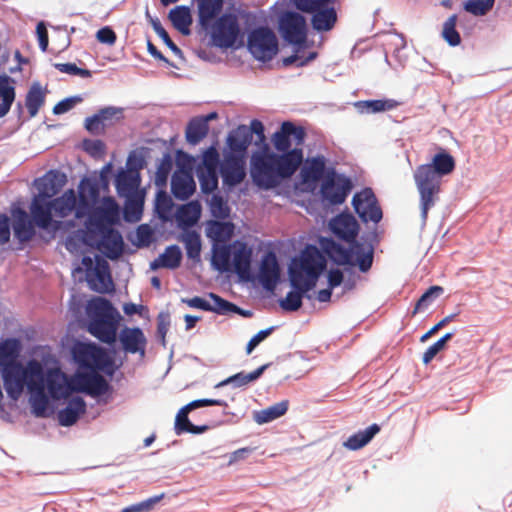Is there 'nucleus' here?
<instances>
[{
	"label": "nucleus",
	"mask_w": 512,
	"mask_h": 512,
	"mask_svg": "<svg viewBox=\"0 0 512 512\" xmlns=\"http://www.w3.org/2000/svg\"><path fill=\"white\" fill-rule=\"evenodd\" d=\"M234 224L231 222H212L207 231V235L217 244H225L234 234Z\"/></svg>",
	"instance_id": "nucleus-43"
},
{
	"label": "nucleus",
	"mask_w": 512,
	"mask_h": 512,
	"mask_svg": "<svg viewBox=\"0 0 512 512\" xmlns=\"http://www.w3.org/2000/svg\"><path fill=\"white\" fill-rule=\"evenodd\" d=\"M251 144L250 130L246 125H240L232 130L227 137L228 150L225 153L247 157V150Z\"/></svg>",
	"instance_id": "nucleus-28"
},
{
	"label": "nucleus",
	"mask_w": 512,
	"mask_h": 512,
	"mask_svg": "<svg viewBox=\"0 0 512 512\" xmlns=\"http://www.w3.org/2000/svg\"><path fill=\"white\" fill-rule=\"evenodd\" d=\"M72 353L75 362L82 368L103 370L109 363L105 351L92 343H78Z\"/></svg>",
	"instance_id": "nucleus-14"
},
{
	"label": "nucleus",
	"mask_w": 512,
	"mask_h": 512,
	"mask_svg": "<svg viewBox=\"0 0 512 512\" xmlns=\"http://www.w3.org/2000/svg\"><path fill=\"white\" fill-rule=\"evenodd\" d=\"M193 410L188 404L182 407L175 419V433L177 435H181L185 433V430H189V427L192 426V423L190 422L188 418V413Z\"/></svg>",
	"instance_id": "nucleus-58"
},
{
	"label": "nucleus",
	"mask_w": 512,
	"mask_h": 512,
	"mask_svg": "<svg viewBox=\"0 0 512 512\" xmlns=\"http://www.w3.org/2000/svg\"><path fill=\"white\" fill-rule=\"evenodd\" d=\"M455 167L453 157L445 151L437 153L432 161L419 165L413 174L419 193V208L422 225L427 221L429 210L439 199L442 178L450 174Z\"/></svg>",
	"instance_id": "nucleus-3"
},
{
	"label": "nucleus",
	"mask_w": 512,
	"mask_h": 512,
	"mask_svg": "<svg viewBox=\"0 0 512 512\" xmlns=\"http://www.w3.org/2000/svg\"><path fill=\"white\" fill-rule=\"evenodd\" d=\"M182 260V252L177 245L168 246L158 258L150 263L152 270L159 268L176 269L180 266Z\"/></svg>",
	"instance_id": "nucleus-35"
},
{
	"label": "nucleus",
	"mask_w": 512,
	"mask_h": 512,
	"mask_svg": "<svg viewBox=\"0 0 512 512\" xmlns=\"http://www.w3.org/2000/svg\"><path fill=\"white\" fill-rule=\"evenodd\" d=\"M213 44L219 48L233 47L241 35L239 20L234 13H224L207 30Z\"/></svg>",
	"instance_id": "nucleus-9"
},
{
	"label": "nucleus",
	"mask_w": 512,
	"mask_h": 512,
	"mask_svg": "<svg viewBox=\"0 0 512 512\" xmlns=\"http://www.w3.org/2000/svg\"><path fill=\"white\" fill-rule=\"evenodd\" d=\"M336 171L334 165L322 154L307 157L300 171L304 184H315L320 180L328 179Z\"/></svg>",
	"instance_id": "nucleus-12"
},
{
	"label": "nucleus",
	"mask_w": 512,
	"mask_h": 512,
	"mask_svg": "<svg viewBox=\"0 0 512 512\" xmlns=\"http://www.w3.org/2000/svg\"><path fill=\"white\" fill-rule=\"evenodd\" d=\"M54 67L62 73L77 75L82 78H88L91 76V71L87 69L79 68L74 63H56Z\"/></svg>",
	"instance_id": "nucleus-63"
},
{
	"label": "nucleus",
	"mask_w": 512,
	"mask_h": 512,
	"mask_svg": "<svg viewBox=\"0 0 512 512\" xmlns=\"http://www.w3.org/2000/svg\"><path fill=\"white\" fill-rule=\"evenodd\" d=\"M232 259L234 271L242 279H249L252 261V249L241 241L232 243Z\"/></svg>",
	"instance_id": "nucleus-25"
},
{
	"label": "nucleus",
	"mask_w": 512,
	"mask_h": 512,
	"mask_svg": "<svg viewBox=\"0 0 512 512\" xmlns=\"http://www.w3.org/2000/svg\"><path fill=\"white\" fill-rule=\"evenodd\" d=\"M250 172L253 182L265 190L273 189L281 182L274 153L253 155Z\"/></svg>",
	"instance_id": "nucleus-10"
},
{
	"label": "nucleus",
	"mask_w": 512,
	"mask_h": 512,
	"mask_svg": "<svg viewBox=\"0 0 512 512\" xmlns=\"http://www.w3.org/2000/svg\"><path fill=\"white\" fill-rule=\"evenodd\" d=\"M280 279V266L275 253L263 255L258 273V280L267 291H273Z\"/></svg>",
	"instance_id": "nucleus-21"
},
{
	"label": "nucleus",
	"mask_w": 512,
	"mask_h": 512,
	"mask_svg": "<svg viewBox=\"0 0 512 512\" xmlns=\"http://www.w3.org/2000/svg\"><path fill=\"white\" fill-rule=\"evenodd\" d=\"M201 206L197 201H190L182 205L177 212V220L180 224L193 226L199 220Z\"/></svg>",
	"instance_id": "nucleus-45"
},
{
	"label": "nucleus",
	"mask_w": 512,
	"mask_h": 512,
	"mask_svg": "<svg viewBox=\"0 0 512 512\" xmlns=\"http://www.w3.org/2000/svg\"><path fill=\"white\" fill-rule=\"evenodd\" d=\"M65 183V175L57 171H49L43 177L35 180L38 194L32 200L45 202L56 195Z\"/></svg>",
	"instance_id": "nucleus-22"
},
{
	"label": "nucleus",
	"mask_w": 512,
	"mask_h": 512,
	"mask_svg": "<svg viewBox=\"0 0 512 512\" xmlns=\"http://www.w3.org/2000/svg\"><path fill=\"white\" fill-rule=\"evenodd\" d=\"M268 364H264L261 367L257 368L255 371L250 373L240 372L233 376L228 377L227 379L219 382L215 387L220 388L226 385H232L235 388H240L248 385L251 382L256 381L267 369Z\"/></svg>",
	"instance_id": "nucleus-39"
},
{
	"label": "nucleus",
	"mask_w": 512,
	"mask_h": 512,
	"mask_svg": "<svg viewBox=\"0 0 512 512\" xmlns=\"http://www.w3.org/2000/svg\"><path fill=\"white\" fill-rule=\"evenodd\" d=\"M334 2L335 0H293L298 10L312 15V27L318 32L330 31L334 27L337 21Z\"/></svg>",
	"instance_id": "nucleus-8"
},
{
	"label": "nucleus",
	"mask_w": 512,
	"mask_h": 512,
	"mask_svg": "<svg viewBox=\"0 0 512 512\" xmlns=\"http://www.w3.org/2000/svg\"><path fill=\"white\" fill-rule=\"evenodd\" d=\"M398 103L393 99L357 101L354 106L358 112L364 114L379 113L394 109Z\"/></svg>",
	"instance_id": "nucleus-44"
},
{
	"label": "nucleus",
	"mask_w": 512,
	"mask_h": 512,
	"mask_svg": "<svg viewBox=\"0 0 512 512\" xmlns=\"http://www.w3.org/2000/svg\"><path fill=\"white\" fill-rule=\"evenodd\" d=\"M182 242L186 249L187 257L193 260L200 258L201 239L197 232L188 231L183 234Z\"/></svg>",
	"instance_id": "nucleus-50"
},
{
	"label": "nucleus",
	"mask_w": 512,
	"mask_h": 512,
	"mask_svg": "<svg viewBox=\"0 0 512 512\" xmlns=\"http://www.w3.org/2000/svg\"><path fill=\"white\" fill-rule=\"evenodd\" d=\"M45 388L53 400L67 399L72 394L71 377L57 368L49 369L44 373Z\"/></svg>",
	"instance_id": "nucleus-18"
},
{
	"label": "nucleus",
	"mask_w": 512,
	"mask_h": 512,
	"mask_svg": "<svg viewBox=\"0 0 512 512\" xmlns=\"http://www.w3.org/2000/svg\"><path fill=\"white\" fill-rule=\"evenodd\" d=\"M331 231L340 239L347 242L355 241L358 234V223L355 218L348 214H340L329 223Z\"/></svg>",
	"instance_id": "nucleus-27"
},
{
	"label": "nucleus",
	"mask_w": 512,
	"mask_h": 512,
	"mask_svg": "<svg viewBox=\"0 0 512 512\" xmlns=\"http://www.w3.org/2000/svg\"><path fill=\"white\" fill-rule=\"evenodd\" d=\"M163 497L164 494L150 497L140 503L132 504L130 506L123 508L121 512H149L152 510L153 506L156 503H158Z\"/></svg>",
	"instance_id": "nucleus-60"
},
{
	"label": "nucleus",
	"mask_w": 512,
	"mask_h": 512,
	"mask_svg": "<svg viewBox=\"0 0 512 512\" xmlns=\"http://www.w3.org/2000/svg\"><path fill=\"white\" fill-rule=\"evenodd\" d=\"M494 3L495 0H468L464 3V9L474 16H484L493 8Z\"/></svg>",
	"instance_id": "nucleus-52"
},
{
	"label": "nucleus",
	"mask_w": 512,
	"mask_h": 512,
	"mask_svg": "<svg viewBox=\"0 0 512 512\" xmlns=\"http://www.w3.org/2000/svg\"><path fill=\"white\" fill-rule=\"evenodd\" d=\"M79 206L88 210L99 199V182L95 178H84L78 186Z\"/></svg>",
	"instance_id": "nucleus-31"
},
{
	"label": "nucleus",
	"mask_w": 512,
	"mask_h": 512,
	"mask_svg": "<svg viewBox=\"0 0 512 512\" xmlns=\"http://www.w3.org/2000/svg\"><path fill=\"white\" fill-rule=\"evenodd\" d=\"M81 101L82 98L80 96L65 98L54 106L53 113L56 115L64 114L71 110L77 103H80Z\"/></svg>",
	"instance_id": "nucleus-64"
},
{
	"label": "nucleus",
	"mask_w": 512,
	"mask_h": 512,
	"mask_svg": "<svg viewBox=\"0 0 512 512\" xmlns=\"http://www.w3.org/2000/svg\"><path fill=\"white\" fill-rule=\"evenodd\" d=\"M213 255L211 264L215 270L224 273L231 270L230 259L232 257V244H217L213 245Z\"/></svg>",
	"instance_id": "nucleus-37"
},
{
	"label": "nucleus",
	"mask_w": 512,
	"mask_h": 512,
	"mask_svg": "<svg viewBox=\"0 0 512 512\" xmlns=\"http://www.w3.org/2000/svg\"><path fill=\"white\" fill-rule=\"evenodd\" d=\"M0 373L8 397L17 401L27 388L32 413L36 417H46L49 397L44 393V370L37 360H30L24 366L18 361L2 365Z\"/></svg>",
	"instance_id": "nucleus-1"
},
{
	"label": "nucleus",
	"mask_w": 512,
	"mask_h": 512,
	"mask_svg": "<svg viewBox=\"0 0 512 512\" xmlns=\"http://www.w3.org/2000/svg\"><path fill=\"white\" fill-rule=\"evenodd\" d=\"M379 431L380 426L372 424L366 429L349 436L343 445L349 450H358L367 445Z\"/></svg>",
	"instance_id": "nucleus-38"
},
{
	"label": "nucleus",
	"mask_w": 512,
	"mask_h": 512,
	"mask_svg": "<svg viewBox=\"0 0 512 512\" xmlns=\"http://www.w3.org/2000/svg\"><path fill=\"white\" fill-rule=\"evenodd\" d=\"M208 297L212 302H210L209 300L204 299L202 297H198V296H195L190 299H182V302L186 303L191 308L201 309L203 311L215 312L220 315H221V312H223L224 307L227 308V307L231 306L228 304L227 300L221 298L217 294L209 293Z\"/></svg>",
	"instance_id": "nucleus-33"
},
{
	"label": "nucleus",
	"mask_w": 512,
	"mask_h": 512,
	"mask_svg": "<svg viewBox=\"0 0 512 512\" xmlns=\"http://www.w3.org/2000/svg\"><path fill=\"white\" fill-rule=\"evenodd\" d=\"M196 173L203 193H212L218 187V170L197 168Z\"/></svg>",
	"instance_id": "nucleus-49"
},
{
	"label": "nucleus",
	"mask_w": 512,
	"mask_h": 512,
	"mask_svg": "<svg viewBox=\"0 0 512 512\" xmlns=\"http://www.w3.org/2000/svg\"><path fill=\"white\" fill-rule=\"evenodd\" d=\"M246 158L244 156L223 153L220 174L223 184L230 188L240 184L246 177Z\"/></svg>",
	"instance_id": "nucleus-16"
},
{
	"label": "nucleus",
	"mask_w": 512,
	"mask_h": 512,
	"mask_svg": "<svg viewBox=\"0 0 512 512\" xmlns=\"http://www.w3.org/2000/svg\"><path fill=\"white\" fill-rule=\"evenodd\" d=\"M457 16L451 15L443 24L442 36L450 46H457L461 37L456 30Z\"/></svg>",
	"instance_id": "nucleus-51"
},
{
	"label": "nucleus",
	"mask_w": 512,
	"mask_h": 512,
	"mask_svg": "<svg viewBox=\"0 0 512 512\" xmlns=\"http://www.w3.org/2000/svg\"><path fill=\"white\" fill-rule=\"evenodd\" d=\"M209 126L205 124L204 120L195 117L190 120L186 128V140L192 145L198 144L202 139L207 136Z\"/></svg>",
	"instance_id": "nucleus-48"
},
{
	"label": "nucleus",
	"mask_w": 512,
	"mask_h": 512,
	"mask_svg": "<svg viewBox=\"0 0 512 512\" xmlns=\"http://www.w3.org/2000/svg\"><path fill=\"white\" fill-rule=\"evenodd\" d=\"M327 261L321 251L314 245H307L298 257L292 259L288 267L291 287L279 304L285 311H297L302 306V299L315 288L319 277L326 269Z\"/></svg>",
	"instance_id": "nucleus-2"
},
{
	"label": "nucleus",
	"mask_w": 512,
	"mask_h": 512,
	"mask_svg": "<svg viewBox=\"0 0 512 512\" xmlns=\"http://www.w3.org/2000/svg\"><path fill=\"white\" fill-rule=\"evenodd\" d=\"M274 159L276 160L278 175L281 181L282 179L292 177L298 170L303 162V151L302 149L294 148L282 154L274 153Z\"/></svg>",
	"instance_id": "nucleus-23"
},
{
	"label": "nucleus",
	"mask_w": 512,
	"mask_h": 512,
	"mask_svg": "<svg viewBox=\"0 0 512 512\" xmlns=\"http://www.w3.org/2000/svg\"><path fill=\"white\" fill-rule=\"evenodd\" d=\"M72 393H86L99 397L108 392L110 385L106 379L95 371L77 372L71 376Z\"/></svg>",
	"instance_id": "nucleus-13"
},
{
	"label": "nucleus",
	"mask_w": 512,
	"mask_h": 512,
	"mask_svg": "<svg viewBox=\"0 0 512 512\" xmlns=\"http://www.w3.org/2000/svg\"><path fill=\"white\" fill-rule=\"evenodd\" d=\"M151 25L155 33L163 40V42L171 49V51L178 57L182 58L183 53L181 49L175 45V43L171 40L167 31L163 28L160 21L158 19H151Z\"/></svg>",
	"instance_id": "nucleus-55"
},
{
	"label": "nucleus",
	"mask_w": 512,
	"mask_h": 512,
	"mask_svg": "<svg viewBox=\"0 0 512 512\" xmlns=\"http://www.w3.org/2000/svg\"><path fill=\"white\" fill-rule=\"evenodd\" d=\"M122 350L126 354H138L145 356L147 338L144 332L138 327H124L117 334Z\"/></svg>",
	"instance_id": "nucleus-20"
},
{
	"label": "nucleus",
	"mask_w": 512,
	"mask_h": 512,
	"mask_svg": "<svg viewBox=\"0 0 512 512\" xmlns=\"http://www.w3.org/2000/svg\"><path fill=\"white\" fill-rule=\"evenodd\" d=\"M351 189V180L335 171L333 176L322 182L320 193L324 201L337 205L345 201Z\"/></svg>",
	"instance_id": "nucleus-15"
},
{
	"label": "nucleus",
	"mask_w": 512,
	"mask_h": 512,
	"mask_svg": "<svg viewBox=\"0 0 512 512\" xmlns=\"http://www.w3.org/2000/svg\"><path fill=\"white\" fill-rule=\"evenodd\" d=\"M294 131V124L292 122H283L279 131H276L272 136V142L275 149L279 152L290 151L291 147V133Z\"/></svg>",
	"instance_id": "nucleus-46"
},
{
	"label": "nucleus",
	"mask_w": 512,
	"mask_h": 512,
	"mask_svg": "<svg viewBox=\"0 0 512 512\" xmlns=\"http://www.w3.org/2000/svg\"><path fill=\"white\" fill-rule=\"evenodd\" d=\"M352 204L363 222L371 221L376 224L382 219V210L377 204V199L372 189L365 188L361 192L356 193Z\"/></svg>",
	"instance_id": "nucleus-17"
},
{
	"label": "nucleus",
	"mask_w": 512,
	"mask_h": 512,
	"mask_svg": "<svg viewBox=\"0 0 512 512\" xmlns=\"http://www.w3.org/2000/svg\"><path fill=\"white\" fill-rule=\"evenodd\" d=\"M18 353V342L15 339H7L0 343V367L9 361H15Z\"/></svg>",
	"instance_id": "nucleus-54"
},
{
	"label": "nucleus",
	"mask_w": 512,
	"mask_h": 512,
	"mask_svg": "<svg viewBox=\"0 0 512 512\" xmlns=\"http://www.w3.org/2000/svg\"><path fill=\"white\" fill-rule=\"evenodd\" d=\"M171 169L172 160L169 155H165L158 164L155 174V184L158 187H162L166 184Z\"/></svg>",
	"instance_id": "nucleus-56"
},
{
	"label": "nucleus",
	"mask_w": 512,
	"mask_h": 512,
	"mask_svg": "<svg viewBox=\"0 0 512 512\" xmlns=\"http://www.w3.org/2000/svg\"><path fill=\"white\" fill-rule=\"evenodd\" d=\"M224 0H197L198 21L204 30H208L212 21L221 12Z\"/></svg>",
	"instance_id": "nucleus-32"
},
{
	"label": "nucleus",
	"mask_w": 512,
	"mask_h": 512,
	"mask_svg": "<svg viewBox=\"0 0 512 512\" xmlns=\"http://www.w3.org/2000/svg\"><path fill=\"white\" fill-rule=\"evenodd\" d=\"M219 153L214 146L209 147L204 153L202 158V165H199L200 169L218 170L220 168Z\"/></svg>",
	"instance_id": "nucleus-57"
},
{
	"label": "nucleus",
	"mask_w": 512,
	"mask_h": 512,
	"mask_svg": "<svg viewBox=\"0 0 512 512\" xmlns=\"http://www.w3.org/2000/svg\"><path fill=\"white\" fill-rule=\"evenodd\" d=\"M12 227L14 236L20 242H27L31 240L35 234L32 222L29 220L27 213L22 209H19L14 213Z\"/></svg>",
	"instance_id": "nucleus-34"
},
{
	"label": "nucleus",
	"mask_w": 512,
	"mask_h": 512,
	"mask_svg": "<svg viewBox=\"0 0 512 512\" xmlns=\"http://www.w3.org/2000/svg\"><path fill=\"white\" fill-rule=\"evenodd\" d=\"M279 32L284 41L295 47V54L282 60L285 67L292 64L302 67L316 58V52H310L306 58L298 55L307 40V23L301 14L293 11L283 13L279 18Z\"/></svg>",
	"instance_id": "nucleus-6"
},
{
	"label": "nucleus",
	"mask_w": 512,
	"mask_h": 512,
	"mask_svg": "<svg viewBox=\"0 0 512 512\" xmlns=\"http://www.w3.org/2000/svg\"><path fill=\"white\" fill-rule=\"evenodd\" d=\"M45 93L40 83L35 82L31 85L26 95V107L31 117H35L44 104Z\"/></svg>",
	"instance_id": "nucleus-47"
},
{
	"label": "nucleus",
	"mask_w": 512,
	"mask_h": 512,
	"mask_svg": "<svg viewBox=\"0 0 512 512\" xmlns=\"http://www.w3.org/2000/svg\"><path fill=\"white\" fill-rule=\"evenodd\" d=\"M89 287L98 293H107L113 289L109 263L100 256H96L95 265L86 273Z\"/></svg>",
	"instance_id": "nucleus-19"
},
{
	"label": "nucleus",
	"mask_w": 512,
	"mask_h": 512,
	"mask_svg": "<svg viewBox=\"0 0 512 512\" xmlns=\"http://www.w3.org/2000/svg\"><path fill=\"white\" fill-rule=\"evenodd\" d=\"M88 332L101 342L112 345L117 340L121 315L112 303L102 297L91 299L86 307Z\"/></svg>",
	"instance_id": "nucleus-5"
},
{
	"label": "nucleus",
	"mask_w": 512,
	"mask_h": 512,
	"mask_svg": "<svg viewBox=\"0 0 512 512\" xmlns=\"http://www.w3.org/2000/svg\"><path fill=\"white\" fill-rule=\"evenodd\" d=\"M94 215L101 221L113 224L119 217V206L114 198L103 197L100 204L95 208Z\"/></svg>",
	"instance_id": "nucleus-40"
},
{
	"label": "nucleus",
	"mask_w": 512,
	"mask_h": 512,
	"mask_svg": "<svg viewBox=\"0 0 512 512\" xmlns=\"http://www.w3.org/2000/svg\"><path fill=\"white\" fill-rule=\"evenodd\" d=\"M196 184L192 173L184 168L174 172L171 179V192L178 200H187L195 192Z\"/></svg>",
	"instance_id": "nucleus-24"
},
{
	"label": "nucleus",
	"mask_w": 512,
	"mask_h": 512,
	"mask_svg": "<svg viewBox=\"0 0 512 512\" xmlns=\"http://www.w3.org/2000/svg\"><path fill=\"white\" fill-rule=\"evenodd\" d=\"M104 127L114 124L123 118V108L107 106L97 112Z\"/></svg>",
	"instance_id": "nucleus-53"
},
{
	"label": "nucleus",
	"mask_w": 512,
	"mask_h": 512,
	"mask_svg": "<svg viewBox=\"0 0 512 512\" xmlns=\"http://www.w3.org/2000/svg\"><path fill=\"white\" fill-rule=\"evenodd\" d=\"M247 47L256 60L268 62L278 52V40L268 27H258L249 33Z\"/></svg>",
	"instance_id": "nucleus-11"
},
{
	"label": "nucleus",
	"mask_w": 512,
	"mask_h": 512,
	"mask_svg": "<svg viewBox=\"0 0 512 512\" xmlns=\"http://www.w3.org/2000/svg\"><path fill=\"white\" fill-rule=\"evenodd\" d=\"M12 83L13 80L9 76H0V118L5 117L9 113L15 101L16 91Z\"/></svg>",
	"instance_id": "nucleus-36"
},
{
	"label": "nucleus",
	"mask_w": 512,
	"mask_h": 512,
	"mask_svg": "<svg viewBox=\"0 0 512 512\" xmlns=\"http://www.w3.org/2000/svg\"><path fill=\"white\" fill-rule=\"evenodd\" d=\"M173 26L182 34H190L189 26L192 24L190 9L186 6H176L168 15Z\"/></svg>",
	"instance_id": "nucleus-41"
},
{
	"label": "nucleus",
	"mask_w": 512,
	"mask_h": 512,
	"mask_svg": "<svg viewBox=\"0 0 512 512\" xmlns=\"http://www.w3.org/2000/svg\"><path fill=\"white\" fill-rule=\"evenodd\" d=\"M288 410V402L281 401L260 411H254L253 419L259 424H266L283 416Z\"/></svg>",
	"instance_id": "nucleus-42"
},
{
	"label": "nucleus",
	"mask_w": 512,
	"mask_h": 512,
	"mask_svg": "<svg viewBox=\"0 0 512 512\" xmlns=\"http://www.w3.org/2000/svg\"><path fill=\"white\" fill-rule=\"evenodd\" d=\"M209 204L213 216L226 218L229 215V208L221 196L216 194L212 195Z\"/></svg>",
	"instance_id": "nucleus-61"
},
{
	"label": "nucleus",
	"mask_w": 512,
	"mask_h": 512,
	"mask_svg": "<svg viewBox=\"0 0 512 512\" xmlns=\"http://www.w3.org/2000/svg\"><path fill=\"white\" fill-rule=\"evenodd\" d=\"M442 291V287H430L417 301L414 309V314L417 313L418 311L426 309L432 303V301L442 293Z\"/></svg>",
	"instance_id": "nucleus-59"
},
{
	"label": "nucleus",
	"mask_w": 512,
	"mask_h": 512,
	"mask_svg": "<svg viewBox=\"0 0 512 512\" xmlns=\"http://www.w3.org/2000/svg\"><path fill=\"white\" fill-rule=\"evenodd\" d=\"M101 233L98 249L112 260L120 257L124 246L122 235L113 228H104Z\"/></svg>",
	"instance_id": "nucleus-26"
},
{
	"label": "nucleus",
	"mask_w": 512,
	"mask_h": 512,
	"mask_svg": "<svg viewBox=\"0 0 512 512\" xmlns=\"http://www.w3.org/2000/svg\"><path fill=\"white\" fill-rule=\"evenodd\" d=\"M30 213L34 224L43 230L50 227H53L54 230L59 229L61 222L53 220V216L66 218L74 213L75 217L80 219L85 215L82 207H77V196L73 189H68L61 196L50 198L45 202L32 200Z\"/></svg>",
	"instance_id": "nucleus-4"
},
{
	"label": "nucleus",
	"mask_w": 512,
	"mask_h": 512,
	"mask_svg": "<svg viewBox=\"0 0 512 512\" xmlns=\"http://www.w3.org/2000/svg\"><path fill=\"white\" fill-rule=\"evenodd\" d=\"M140 173L126 172L121 169L115 178V187L120 197L132 196L139 192Z\"/></svg>",
	"instance_id": "nucleus-30"
},
{
	"label": "nucleus",
	"mask_w": 512,
	"mask_h": 512,
	"mask_svg": "<svg viewBox=\"0 0 512 512\" xmlns=\"http://www.w3.org/2000/svg\"><path fill=\"white\" fill-rule=\"evenodd\" d=\"M323 247L329 257L339 265L357 266L361 272H367L373 264L374 248L371 244L351 241L349 248L326 240Z\"/></svg>",
	"instance_id": "nucleus-7"
},
{
	"label": "nucleus",
	"mask_w": 512,
	"mask_h": 512,
	"mask_svg": "<svg viewBox=\"0 0 512 512\" xmlns=\"http://www.w3.org/2000/svg\"><path fill=\"white\" fill-rule=\"evenodd\" d=\"M86 412V402L80 396L72 397L67 406L61 409L58 414V422L63 427L74 425L79 417Z\"/></svg>",
	"instance_id": "nucleus-29"
},
{
	"label": "nucleus",
	"mask_w": 512,
	"mask_h": 512,
	"mask_svg": "<svg viewBox=\"0 0 512 512\" xmlns=\"http://www.w3.org/2000/svg\"><path fill=\"white\" fill-rule=\"evenodd\" d=\"M155 208L161 217H165V215L170 212L172 208V200L165 191L160 190L157 192Z\"/></svg>",
	"instance_id": "nucleus-62"
}]
</instances>
